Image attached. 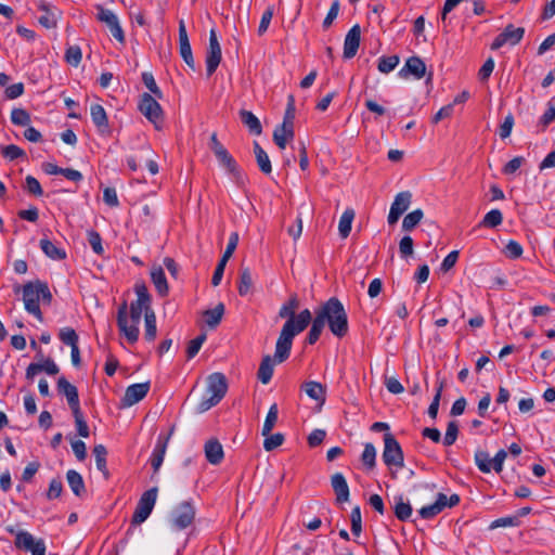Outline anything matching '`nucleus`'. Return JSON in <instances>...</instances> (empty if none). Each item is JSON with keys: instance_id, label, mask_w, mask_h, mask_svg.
<instances>
[{"instance_id": "38", "label": "nucleus", "mask_w": 555, "mask_h": 555, "mask_svg": "<svg viewBox=\"0 0 555 555\" xmlns=\"http://www.w3.org/2000/svg\"><path fill=\"white\" fill-rule=\"evenodd\" d=\"M278 415H279L278 404L273 403L270 406L268 414L266 416V420H264V423H263V426L261 429L262 436H268L272 431V429L274 428V426L278 422Z\"/></svg>"}, {"instance_id": "59", "label": "nucleus", "mask_w": 555, "mask_h": 555, "mask_svg": "<svg viewBox=\"0 0 555 555\" xmlns=\"http://www.w3.org/2000/svg\"><path fill=\"white\" fill-rule=\"evenodd\" d=\"M295 112H296L295 98L293 94H289L287 98V105H286V109H285V114H284L282 124L294 126Z\"/></svg>"}, {"instance_id": "39", "label": "nucleus", "mask_w": 555, "mask_h": 555, "mask_svg": "<svg viewBox=\"0 0 555 555\" xmlns=\"http://www.w3.org/2000/svg\"><path fill=\"white\" fill-rule=\"evenodd\" d=\"M503 222V215L500 209H492L487 212L480 221V228H496Z\"/></svg>"}, {"instance_id": "3", "label": "nucleus", "mask_w": 555, "mask_h": 555, "mask_svg": "<svg viewBox=\"0 0 555 555\" xmlns=\"http://www.w3.org/2000/svg\"><path fill=\"white\" fill-rule=\"evenodd\" d=\"M315 318L325 325L327 323L333 335L341 338L348 333V317L346 310L336 297L330 298L317 311Z\"/></svg>"}, {"instance_id": "14", "label": "nucleus", "mask_w": 555, "mask_h": 555, "mask_svg": "<svg viewBox=\"0 0 555 555\" xmlns=\"http://www.w3.org/2000/svg\"><path fill=\"white\" fill-rule=\"evenodd\" d=\"M150 386V382L128 386L122 398V404L125 406H132L140 402L147 395Z\"/></svg>"}, {"instance_id": "21", "label": "nucleus", "mask_w": 555, "mask_h": 555, "mask_svg": "<svg viewBox=\"0 0 555 555\" xmlns=\"http://www.w3.org/2000/svg\"><path fill=\"white\" fill-rule=\"evenodd\" d=\"M42 371L48 375H56L60 369L51 358H47L42 363H30L26 369V378L31 380Z\"/></svg>"}, {"instance_id": "29", "label": "nucleus", "mask_w": 555, "mask_h": 555, "mask_svg": "<svg viewBox=\"0 0 555 555\" xmlns=\"http://www.w3.org/2000/svg\"><path fill=\"white\" fill-rule=\"evenodd\" d=\"M241 121L248 128L249 132L255 135L262 133V126L258 117L250 111L242 109L240 112Z\"/></svg>"}, {"instance_id": "50", "label": "nucleus", "mask_w": 555, "mask_h": 555, "mask_svg": "<svg viewBox=\"0 0 555 555\" xmlns=\"http://www.w3.org/2000/svg\"><path fill=\"white\" fill-rule=\"evenodd\" d=\"M82 53L78 46H70L66 49L65 60L72 66H78L81 62Z\"/></svg>"}, {"instance_id": "25", "label": "nucleus", "mask_w": 555, "mask_h": 555, "mask_svg": "<svg viewBox=\"0 0 555 555\" xmlns=\"http://www.w3.org/2000/svg\"><path fill=\"white\" fill-rule=\"evenodd\" d=\"M274 364H280L275 361V354L273 357L267 354L262 358L257 372V377L263 385L269 384L271 380L274 372Z\"/></svg>"}, {"instance_id": "61", "label": "nucleus", "mask_w": 555, "mask_h": 555, "mask_svg": "<svg viewBox=\"0 0 555 555\" xmlns=\"http://www.w3.org/2000/svg\"><path fill=\"white\" fill-rule=\"evenodd\" d=\"M25 188L30 194H33L35 196H41L43 194V191H42V188H41L39 181L33 176L26 177Z\"/></svg>"}, {"instance_id": "27", "label": "nucleus", "mask_w": 555, "mask_h": 555, "mask_svg": "<svg viewBox=\"0 0 555 555\" xmlns=\"http://www.w3.org/2000/svg\"><path fill=\"white\" fill-rule=\"evenodd\" d=\"M205 456L206 460L212 464L218 465L223 460L224 453L221 443L217 439H209L205 443Z\"/></svg>"}, {"instance_id": "23", "label": "nucleus", "mask_w": 555, "mask_h": 555, "mask_svg": "<svg viewBox=\"0 0 555 555\" xmlns=\"http://www.w3.org/2000/svg\"><path fill=\"white\" fill-rule=\"evenodd\" d=\"M151 280L159 296L165 297L168 295L169 286L162 266L154 264L151 268Z\"/></svg>"}, {"instance_id": "1", "label": "nucleus", "mask_w": 555, "mask_h": 555, "mask_svg": "<svg viewBox=\"0 0 555 555\" xmlns=\"http://www.w3.org/2000/svg\"><path fill=\"white\" fill-rule=\"evenodd\" d=\"M298 308L299 299L294 294L279 310V318L286 319L275 344V361L279 363H283L289 358L294 338L304 332L311 322L310 310L304 309L296 314Z\"/></svg>"}, {"instance_id": "8", "label": "nucleus", "mask_w": 555, "mask_h": 555, "mask_svg": "<svg viewBox=\"0 0 555 555\" xmlns=\"http://www.w3.org/2000/svg\"><path fill=\"white\" fill-rule=\"evenodd\" d=\"M157 493V487H153L141 495L132 515V525H141L149 518L156 503Z\"/></svg>"}, {"instance_id": "10", "label": "nucleus", "mask_w": 555, "mask_h": 555, "mask_svg": "<svg viewBox=\"0 0 555 555\" xmlns=\"http://www.w3.org/2000/svg\"><path fill=\"white\" fill-rule=\"evenodd\" d=\"M96 20L107 26L112 36L120 43H125V33L120 26L117 15L102 5H96Z\"/></svg>"}, {"instance_id": "30", "label": "nucleus", "mask_w": 555, "mask_h": 555, "mask_svg": "<svg viewBox=\"0 0 555 555\" xmlns=\"http://www.w3.org/2000/svg\"><path fill=\"white\" fill-rule=\"evenodd\" d=\"M40 248L47 257L53 260H63L66 258V251L63 248L57 247L49 238L40 240Z\"/></svg>"}, {"instance_id": "22", "label": "nucleus", "mask_w": 555, "mask_h": 555, "mask_svg": "<svg viewBox=\"0 0 555 555\" xmlns=\"http://www.w3.org/2000/svg\"><path fill=\"white\" fill-rule=\"evenodd\" d=\"M91 119L99 132L106 134L109 132L108 119L104 107L100 104H92L90 107Z\"/></svg>"}, {"instance_id": "35", "label": "nucleus", "mask_w": 555, "mask_h": 555, "mask_svg": "<svg viewBox=\"0 0 555 555\" xmlns=\"http://www.w3.org/2000/svg\"><path fill=\"white\" fill-rule=\"evenodd\" d=\"M393 513L400 521H406L412 516V506L409 502H405L402 496L395 499Z\"/></svg>"}, {"instance_id": "47", "label": "nucleus", "mask_w": 555, "mask_h": 555, "mask_svg": "<svg viewBox=\"0 0 555 555\" xmlns=\"http://www.w3.org/2000/svg\"><path fill=\"white\" fill-rule=\"evenodd\" d=\"M30 115L24 108H13L11 112V121L16 126H28L30 124Z\"/></svg>"}, {"instance_id": "33", "label": "nucleus", "mask_w": 555, "mask_h": 555, "mask_svg": "<svg viewBox=\"0 0 555 555\" xmlns=\"http://www.w3.org/2000/svg\"><path fill=\"white\" fill-rule=\"evenodd\" d=\"M96 468L103 474L105 479L109 478V472L106 466L107 450L103 444H96L93 448Z\"/></svg>"}, {"instance_id": "19", "label": "nucleus", "mask_w": 555, "mask_h": 555, "mask_svg": "<svg viewBox=\"0 0 555 555\" xmlns=\"http://www.w3.org/2000/svg\"><path fill=\"white\" fill-rule=\"evenodd\" d=\"M331 486L335 493V500L338 504L349 501L350 491L345 476L341 473H335L331 477Z\"/></svg>"}, {"instance_id": "11", "label": "nucleus", "mask_w": 555, "mask_h": 555, "mask_svg": "<svg viewBox=\"0 0 555 555\" xmlns=\"http://www.w3.org/2000/svg\"><path fill=\"white\" fill-rule=\"evenodd\" d=\"M195 518V508L191 502L180 503L171 514V524L178 530H183L192 525Z\"/></svg>"}, {"instance_id": "48", "label": "nucleus", "mask_w": 555, "mask_h": 555, "mask_svg": "<svg viewBox=\"0 0 555 555\" xmlns=\"http://www.w3.org/2000/svg\"><path fill=\"white\" fill-rule=\"evenodd\" d=\"M59 338L63 344L68 345L70 347L78 345L79 339L77 333L72 327L62 328L60 331Z\"/></svg>"}, {"instance_id": "13", "label": "nucleus", "mask_w": 555, "mask_h": 555, "mask_svg": "<svg viewBox=\"0 0 555 555\" xmlns=\"http://www.w3.org/2000/svg\"><path fill=\"white\" fill-rule=\"evenodd\" d=\"M221 62V47L215 29L209 33V46L206 55V73L210 77L218 68Z\"/></svg>"}, {"instance_id": "62", "label": "nucleus", "mask_w": 555, "mask_h": 555, "mask_svg": "<svg viewBox=\"0 0 555 555\" xmlns=\"http://www.w3.org/2000/svg\"><path fill=\"white\" fill-rule=\"evenodd\" d=\"M219 402L220 400L216 399L212 395H207L206 392L197 405V412L204 413L212 406L217 405Z\"/></svg>"}, {"instance_id": "4", "label": "nucleus", "mask_w": 555, "mask_h": 555, "mask_svg": "<svg viewBox=\"0 0 555 555\" xmlns=\"http://www.w3.org/2000/svg\"><path fill=\"white\" fill-rule=\"evenodd\" d=\"M40 299L44 305H50L52 301V294L46 282L36 280L23 286V301L26 311L33 314L38 321L42 322L43 317L40 310Z\"/></svg>"}, {"instance_id": "24", "label": "nucleus", "mask_w": 555, "mask_h": 555, "mask_svg": "<svg viewBox=\"0 0 555 555\" xmlns=\"http://www.w3.org/2000/svg\"><path fill=\"white\" fill-rule=\"evenodd\" d=\"M295 137L294 126L281 124L275 127L273 131V141L281 149L284 150L288 141Z\"/></svg>"}, {"instance_id": "41", "label": "nucleus", "mask_w": 555, "mask_h": 555, "mask_svg": "<svg viewBox=\"0 0 555 555\" xmlns=\"http://www.w3.org/2000/svg\"><path fill=\"white\" fill-rule=\"evenodd\" d=\"M310 323L311 327L306 337V343L309 345H314L319 340L325 325L321 322V318L317 319L315 317L314 319L311 318Z\"/></svg>"}, {"instance_id": "58", "label": "nucleus", "mask_w": 555, "mask_h": 555, "mask_svg": "<svg viewBox=\"0 0 555 555\" xmlns=\"http://www.w3.org/2000/svg\"><path fill=\"white\" fill-rule=\"evenodd\" d=\"M520 525V520H518V516H506L495 519L491 522L490 528L495 529L500 527H518Z\"/></svg>"}, {"instance_id": "42", "label": "nucleus", "mask_w": 555, "mask_h": 555, "mask_svg": "<svg viewBox=\"0 0 555 555\" xmlns=\"http://www.w3.org/2000/svg\"><path fill=\"white\" fill-rule=\"evenodd\" d=\"M424 212L422 209L417 208L411 212H409L402 221V229L404 231H412L423 219Z\"/></svg>"}, {"instance_id": "7", "label": "nucleus", "mask_w": 555, "mask_h": 555, "mask_svg": "<svg viewBox=\"0 0 555 555\" xmlns=\"http://www.w3.org/2000/svg\"><path fill=\"white\" fill-rule=\"evenodd\" d=\"M139 111L155 126L157 130L162 129L164 122V113L162 106L150 93H143L139 102Z\"/></svg>"}, {"instance_id": "5", "label": "nucleus", "mask_w": 555, "mask_h": 555, "mask_svg": "<svg viewBox=\"0 0 555 555\" xmlns=\"http://www.w3.org/2000/svg\"><path fill=\"white\" fill-rule=\"evenodd\" d=\"M209 149L212 151L220 166H222L227 170V172L232 176L233 180L237 184L243 183V175L240 170L236 160L218 140L216 132H214L210 137Z\"/></svg>"}, {"instance_id": "28", "label": "nucleus", "mask_w": 555, "mask_h": 555, "mask_svg": "<svg viewBox=\"0 0 555 555\" xmlns=\"http://www.w3.org/2000/svg\"><path fill=\"white\" fill-rule=\"evenodd\" d=\"M254 154L260 171L263 175H270L272 172L271 160L267 152L260 146V144L257 141H254Z\"/></svg>"}, {"instance_id": "2", "label": "nucleus", "mask_w": 555, "mask_h": 555, "mask_svg": "<svg viewBox=\"0 0 555 555\" xmlns=\"http://www.w3.org/2000/svg\"><path fill=\"white\" fill-rule=\"evenodd\" d=\"M134 291L137 294V300L130 304L129 309V318L127 312V302L124 301L118 308L117 312V326L121 334L125 335L128 343L134 344L139 338V324L141 322L142 312L146 313V309L151 308V295L146 285L141 282L134 285Z\"/></svg>"}, {"instance_id": "52", "label": "nucleus", "mask_w": 555, "mask_h": 555, "mask_svg": "<svg viewBox=\"0 0 555 555\" xmlns=\"http://www.w3.org/2000/svg\"><path fill=\"white\" fill-rule=\"evenodd\" d=\"M351 532L354 535H360L362 531V517L361 509L359 506H354L350 513Z\"/></svg>"}, {"instance_id": "12", "label": "nucleus", "mask_w": 555, "mask_h": 555, "mask_svg": "<svg viewBox=\"0 0 555 555\" xmlns=\"http://www.w3.org/2000/svg\"><path fill=\"white\" fill-rule=\"evenodd\" d=\"M525 35V28L515 27L513 24H508L501 34H499L493 42L491 43L492 50H498L504 44L509 43L515 46L521 41Z\"/></svg>"}, {"instance_id": "44", "label": "nucleus", "mask_w": 555, "mask_h": 555, "mask_svg": "<svg viewBox=\"0 0 555 555\" xmlns=\"http://www.w3.org/2000/svg\"><path fill=\"white\" fill-rule=\"evenodd\" d=\"M361 461L367 469H373L376 464V449L373 443L367 442L364 444V450L361 455Z\"/></svg>"}, {"instance_id": "20", "label": "nucleus", "mask_w": 555, "mask_h": 555, "mask_svg": "<svg viewBox=\"0 0 555 555\" xmlns=\"http://www.w3.org/2000/svg\"><path fill=\"white\" fill-rule=\"evenodd\" d=\"M228 390L227 378L222 373H214L208 377L207 395L222 400Z\"/></svg>"}, {"instance_id": "34", "label": "nucleus", "mask_w": 555, "mask_h": 555, "mask_svg": "<svg viewBox=\"0 0 555 555\" xmlns=\"http://www.w3.org/2000/svg\"><path fill=\"white\" fill-rule=\"evenodd\" d=\"M354 216L356 212L352 208H347L343 212L338 223V231L341 238H347L349 236Z\"/></svg>"}, {"instance_id": "15", "label": "nucleus", "mask_w": 555, "mask_h": 555, "mask_svg": "<svg viewBox=\"0 0 555 555\" xmlns=\"http://www.w3.org/2000/svg\"><path fill=\"white\" fill-rule=\"evenodd\" d=\"M361 40V27L359 24L353 25L347 33L344 41V59H352L356 56Z\"/></svg>"}, {"instance_id": "54", "label": "nucleus", "mask_w": 555, "mask_h": 555, "mask_svg": "<svg viewBox=\"0 0 555 555\" xmlns=\"http://www.w3.org/2000/svg\"><path fill=\"white\" fill-rule=\"evenodd\" d=\"M457 435H459L457 423L455 421L449 422L448 426H447V431H446V435L443 438V444L447 447L452 446L456 441Z\"/></svg>"}, {"instance_id": "51", "label": "nucleus", "mask_w": 555, "mask_h": 555, "mask_svg": "<svg viewBox=\"0 0 555 555\" xmlns=\"http://www.w3.org/2000/svg\"><path fill=\"white\" fill-rule=\"evenodd\" d=\"M555 120V96L547 102V108L540 118V125L546 128L550 124Z\"/></svg>"}, {"instance_id": "63", "label": "nucleus", "mask_w": 555, "mask_h": 555, "mask_svg": "<svg viewBox=\"0 0 555 555\" xmlns=\"http://www.w3.org/2000/svg\"><path fill=\"white\" fill-rule=\"evenodd\" d=\"M525 163V158L522 156H516L513 159H511L508 163L505 164V166L502 169V172L504 175H514Z\"/></svg>"}, {"instance_id": "49", "label": "nucleus", "mask_w": 555, "mask_h": 555, "mask_svg": "<svg viewBox=\"0 0 555 555\" xmlns=\"http://www.w3.org/2000/svg\"><path fill=\"white\" fill-rule=\"evenodd\" d=\"M87 236H88V243L90 244L92 250L96 255H102L104 253V248L102 245V237H101L100 233L94 230H89L87 232Z\"/></svg>"}, {"instance_id": "26", "label": "nucleus", "mask_w": 555, "mask_h": 555, "mask_svg": "<svg viewBox=\"0 0 555 555\" xmlns=\"http://www.w3.org/2000/svg\"><path fill=\"white\" fill-rule=\"evenodd\" d=\"M301 389L306 392V395L319 402L320 404H324L326 400V387L319 382L310 380L306 382L301 385Z\"/></svg>"}, {"instance_id": "36", "label": "nucleus", "mask_w": 555, "mask_h": 555, "mask_svg": "<svg viewBox=\"0 0 555 555\" xmlns=\"http://www.w3.org/2000/svg\"><path fill=\"white\" fill-rule=\"evenodd\" d=\"M412 202V193L410 191L399 192L390 206L391 209L404 214L410 207Z\"/></svg>"}, {"instance_id": "45", "label": "nucleus", "mask_w": 555, "mask_h": 555, "mask_svg": "<svg viewBox=\"0 0 555 555\" xmlns=\"http://www.w3.org/2000/svg\"><path fill=\"white\" fill-rule=\"evenodd\" d=\"M399 61L400 60L398 55L382 56L378 60L377 68L380 73L388 74L397 67Z\"/></svg>"}, {"instance_id": "18", "label": "nucleus", "mask_w": 555, "mask_h": 555, "mask_svg": "<svg viewBox=\"0 0 555 555\" xmlns=\"http://www.w3.org/2000/svg\"><path fill=\"white\" fill-rule=\"evenodd\" d=\"M57 391L66 397L72 411L80 409L77 387L72 385L64 376L57 380Z\"/></svg>"}, {"instance_id": "16", "label": "nucleus", "mask_w": 555, "mask_h": 555, "mask_svg": "<svg viewBox=\"0 0 555 555\" xmlns=\"http://www.w3.org/2000/svg\"><path fill=\"white\" fill-rule=\"evenodd\" d=\"M179 49H180V55L183 59V61L185 62V64L192 70H195V63H194V59H193L191 44L189 41V36L186 33V27L182 20L179 22Z\"/></svg>"}, {"instance_id": "17", "label": "nucleus", "mask_w": 555, "mask_h": 555, "mask_svg": "<svg viewBox=\"0 0 555 555\" xmlns=\"http://www.w3.org/2000/svg\"><path fill=\"white\" fill-rule=\"evenodd\" d=\"M426 74V65L418 56H411L406 60L404 66L399 70L398 75L401 78H408L410 75L416 79H421Z\"/></svg>"}, {"instance_id": "9", "label": "nucleus", "mask_w": 555, "mask_h": 555, "mask_svg": "<svg viewBox=\"0 0 555 555\" xmlns=\"http://www.w3.org/2000/svg\"><path fill=\"white\" fill-rule=\"evenodd\" d=\"M507 456V452L501 449L495 456L491 460L486 451L478 450L475 453V462L480 472L488 474L491 472V466L495 473L503 470V463Z\"/></svg>"}, {"instance_id": "40", "label": "nucleus", "mask_w": 555, "mask_h": 555, "mask_svg": "<svg viewBox=\"0 0 555 555\" xmlns=\"http://www.w3.org/2000/svg\"><path fill=\"white\" fill-rule=\"evenodd\" d=\"M253 286V279L249 268H242L240 270L238 294L246 296Z\"/></svg>"}, {"instance_id": "57", "label": "nucleus", "mask_w": 555, "mask_h": 555, "mask_svg": "<svg viewBox=\"0 0 555 555\" xmlns=\"http://www.w3.org/2000/svg\"><path fill=\"white\" fill-rule=\"evenodd\" d=\"M205 340H206V334H201L196 338L192 339L189 343V346L186 349L188 359H192L198 353V351L202 348Z\"/></svg>"}, {"instance_id": "60", "label": "nucleus", "mask_w": 555, "mask_h": 555, "mask_svg": "<svg viewBox=\"0 0 555 555\" xmlns=\"http://www.w3.org/2000/svg\"><path fill=\"white\" fill-rule=\"evenodd\" d=\"M413 240L411 236L405 235L399 242V251L402 258H408L413 255Z\"/></svg>"}, {"instance_id": "31", "label": "nucleus", "mask_w": 555, "mask_h": 555, "mask_svg": "<svg viewBox=\"0 0 555 555\" xmlns=\"http://www.w3.org/2000/svg\"><path fill=\"white\" fill-rule=\"evenodd\" d=\"M224 314V305L218 304L214 309H208L203 312L204 321L208 327L215 328L219 325Z\"/></svg>"}, {"instance_id": "56", "label": "nucleus", "mask_w": 555, "mask_h": 555, "mask_svg": "<svg viewBox=\"0 0 555 555\" xmlns=\"http://www.w3.org/2000/svg\"><path fill=\"white\" fill-rule=\"evenodd\" d=\"M1 155L4 158L14 160L20 157H25L26 154H25L24 150H22L20 146L15 145V144H10V145L3 146L1 149Z\"/></svg>"}, {"instance_id": "6", "label": "nucleus", "mask_w": 555, "mask_h": 555, "mask_svg": "<svg viewBox=\"0 0 555 555\" xmlns=\"http://www.w3.org/2000/svg\"><path fill=\"white\" fill-rule=\"evenodd\" d=\"M383 461L388 467L402 468L404 466L403 451L392 434L384 435Z\"/></svg>"}, {"instance_id": "55", "label": "nucleus", "mask_w": 555, "mask_h": 555, "mask_svg": "<svg viewBox=\"0 0 555 555\" xmlns=\"http://www.w3.org/2000/svg\"><path fill=\"white\" fill-rule=\"evenodd\" d=\"M142 81L145 85V87L151 91V93H153L156 98H163V93L158 88L152 73L144 72L142 74Z\"/></svg>"}, {"instance_id": "64", "label": "nucleus", "mask_w": 555, "mask_h": 555, "mask_svg": "<svg viewBox=\"0 0 555 555\" xmlns=\"http://www.w3.org/2000/svg\"><path fill=\"white\" fill-rule=\"evenodd\" d=\"M505 255L511 259H517L522 255V247L516 241H509L505 246Z\"/></svg>"}, {"instance_id": "43", "label": "nucleus", "mask_w": 555, "mask_h": 555, "mask_svg": "<svg viewBox=\"0 0 555 555\" xmlns=\"http://www.w3.org/2000/svg\"><path fill=\"white\" fill-rule=\"evenodd\" d=\"M15 545L18 548L33 552V550H35L37 546V541L34 540V537L30 533L22 531L16 535Z\"/></svg>"}, {"instance_id": "32", "label": "nucleus", "mask_w": 555, "mask_h": 555, "mask_svg": "<svg viewBox=\"0 0 555 555\" xmlns=\"http://www.w3.org/2000/svg\"><path fill=\"white\" fill-rule=\"evenodd\" d=\"M66 479L75 495L81 496L86 492L85 481L77 470L69 469L66 474Z\"/></svg>"}, {"instance_id": "37", "label": "nucleus", "mask_w": 555, "mask_h": 555, "mask_svg": "<svg viewBox=\"0 0 555 555\" xmlns=\"http://www.w3.org/2000/svg\"><path fill=\"white\" fill-rule=\"evenodd\" d=\"M145 320V333L144 337L146 340L152 341L156 337V315L152 309H146V313L144 315Z\"/></svg>"}, {"instance_id": "46", "label": "nucleus", "mask_w": 555, "mask_h": 555, "mask_svg": "<svg viewBox=\"0 0 555 555\" xmlns=\"http://www.w3.org/2000/svg\"><path fill=\"white\" fill-rule=\"evenodd\" d=\"M73 416L75 418V424L77 428V433L80 437L88 438L90 436V430L87 422L83 418L81 409L72 411Z\"/></svg>"}, {"instance_id": "53", "label": "nucleus", "mask_w": 555, "mask_h": 555, "mask_svg": "<svg viewBox=\"0 0 555 555\" xmlns=\"http://www.w3.org/2000/svg\"><path fill=\"white\" fill-rule=\"evenodd\" d=\"M266 439L263 441V448L266 451H272L276 449L278 447L282 446L284 442V435L281 433H276L271 435V433L268 436H264Z\"/></svg>"}]
</instances>
